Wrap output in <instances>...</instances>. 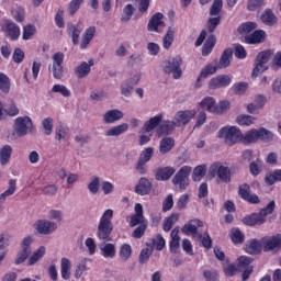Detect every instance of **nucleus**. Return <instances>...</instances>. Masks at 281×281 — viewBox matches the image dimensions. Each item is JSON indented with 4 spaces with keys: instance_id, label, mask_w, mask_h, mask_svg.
<instances>
[{
    "instance_id": "1",
    "label": "nucleus",
    "mask_w": 281,
    "mask_h": 281,
    "mask_svg": "<svg viewBox=\"0 0 281 281\" xmlns=\"http://www.w3.org/2000/svg\"><path fill=\"white\" fill-rule=\"evenodd\" d=\"M113 210L108 209L101 216L97 229V238L103 243H111V234H113Z\"/></svg>"
},
{
    "instance_id": "2",
    "label": "nucleus",
    "mask_w": 281,
    "mask_h": 281,
    "mask_svg": "<svg viewBox=\"0 0 281 281\" xmlns=\"http://www.w3.org/2000/svg\"><path fill=\"white\" fill-rule=\"evenodd\" d=\"M217 136L224 139L226 146H235L238 142H243V132L237 126H224L218 131Z\"/></svg>"
},
{
    "instance_id": "3",
    "label": "nucleus",
    "mask_w": 281,
    "mask_h": 281,
    "mask_svg": "<svg viewBox=\"0 0 281 281\" xmlns=\"http://www.w3.org/2000/svg\"><path fill=\"white\" fill-rule=\"evenodd\" d=\"M258 139L261 142H271V139H273V134L265 127L259 130L252 128L246 132L245 135L243 134L241 142L243 144H255Z\"/></svg>"
},
{
    "instance_id": "4",
    "label": "nucleus",
    "mask_w": 281,
    "mask_h": 281,
    "mask_svg": "<svg viewBox=\"0 0 281 281\" xmlns=\"http://www.w3.org/2000/svg\"><path fill=\"white\" fill-rule=\"evenodd\" d=\"M192 173V167L182 166L173 176L171 183L175 188H179L180 191L188 190L190 186V175Z\"/></svg>"
},
{
    "instance_id": "5",
    "label": "nucleus",
    "mask_w": 281,
    "mask_h": 281,
    "mask_svg": "<svg viewBox=\"0 0 281 281\" xmlns=\"http://www.w3.org/2000/svg\"><path fill=\"white\" fill-rule=\"evenodd\" d=\"M211 177H217L222 183H232V169L224 166L221 161H215L210 166Z\"/></svg>"
},
{
    "instance_id": "6",
    "label": "nucleus",
    "mask_w": 281,
    "mask_h": 281,
    "mask_svg": "<svg viewBox=\"0 0 281 281\" xmlns=\"http://www.w3.org/2000/svg\"><path fill=\"white\" fill-rule=\"evenodd\" d=\"M202 109H206L209 113H216L217 115H222V113H227L229 111V101H221L216 104L214 98L206 97L201 101Z\"/></svg>"
},
{
    "instance_id": "7",
    "label": "nucleus",
    "mask_w": 281,
    "mask_h": 281,
    "mask_svg": "<svg viewBox=\"0 0 281 281\" xmlns=\"http://www.w3.org/2000/svg\"><path fill=\"white\" fill-rule=\"evenodd\" d=\"M182 63L183 59L181 58V56H176L164 61L165 74H172V78L175 80H179V78L183 76V70H181Z\"/></svg>"
},
{
    "instance_id": "8",
    "label": "nucleus",
    "mask_w": 281,
    "mask_h": 281,
    "mask_svg": "<svg viewBox=\"0 0 281 281\" xmlns=\"http://www.w3.org/2000/svg\"><path fill=\"white\" fill-rule=\"evenodd\" d=\"M271 56H273V50L270 49L258 53L256 67L252 70V78H258L260 74H263V71H267V69H269L267 63L271 60Z\"/></svg>"
},
{
    "instance_id": "9",
    "label": "nucleus",
    "mask_w": 281,
    "mask_h": 281,
    "mask_svg": "<svg viewBox=\"0 0 281 281\" xmlns=\"http://www.w3.org/2000/svg\"><path fill=\"white\" fill-rule=\"evenodd\" d=\"M34 124L30 116H19L14 121L13 131L16 137H25L32 131Z\"/></svg>"
},
{
    "instance_id": "10",
    "label": "nucleus",
    "mask_w": 281,
    "mask_h": 281,
    "mask_svg": "<svg viewBox=\"0 0 281 281\" xmlns=\"http://www.w3.org/2000/svg\"><path fill=\"white\" fill-rule=\"evenodd\" d=\"M238 196L250 203V205H258L260 203V198L256 193H251V186L248 183H243L238 187Z\"/></svg>"
},
{
    "instance_id": "11",
    "label": "nucleus",
    "mask_w": 281,
    "mask_h": 281,
    "mask_svg": "<svg viewBox=\"0 0 281 281\" xmlns=\"http://www.w3.org/2000/svg\"><path fill=\"white\" fill-rule=\"evenodd\" d=\"M154 153L155 151L153 147H147L140 153V156L136 164V170L139 175H146V172H148L146 165L148 164V161H150V159H153Z\"/></svg>"
},
{
    "instance_id": "12",
    "label": "nucleus",
    "mask_w": 281,
    "mask_h": 281,
    "mask_svg": "<svg viewBox=\"0 0 281 281\" xmlns=\"http://www.w3.org/2000/svg\"><path fill=\"white\" fill-rule=\"evenodd\" d=\"M263 251H276L281 249V234L261 238Z\"/></svg>"
},
{
    "instance_id": "13",
    "label": "nucleus",
    "mask_w": 281,
    "mask_h": 281,
    "mask_svg": "<svg viewBox=\"0 0 281 281\" xmlns=\"http://www.w3.org/2000/svg\"><path fill=\"white\" fill-rule=\"evenodd\" d=\"M1 30L10 41H16L21 37V27L11 20H5Z\"/></svg>"
},
{
    "instance_id": "14",
    "label": "nucleus",
    "mask_w": 281,
    "mask_h": 281,
    "mask_svg": "<svg viewBox=\"0 0 281 281\" xmlns=\"http://www.w3.org/2000/svg\"><path fill=\"white\" fill-rule=\"evenodd\" d=\"M63 63H65V54L60 52L55 53L53 55V78L56 80H60L63 78V74H65Z\"/></svg>"
},
{
    "instance_id": "15",
    "label": "nucleus",
    "mask_w": 281,
    "mask_h": 281,
    "mask_svg": "<svg viewBox=\"0 0 281 281\" xmlns=\"http://www.w3.org/2000/svg\"><path fill=\"white\" fill-rule=\"evenodd\" d=\"M199 227H203V221L201 220H191L182 227V233L186 236H198V238H203V235L199 233Z\"/></svg>"
},
{
    "instance_id": "16",
    "label": "nucleus",
    "mask_w": 281,
    "mask_h": 281,
    "mask_svg": "<svg viewBox=\"0 0 281 281\" xmlns=\"http://www.w3.org/2000/svg\"><path fill=\"white\" fill-rule=\"evenodd\" d=\"M30 245H32V237L29 236L22 240V251L15 259V265H23V262L27 260V258L32 254V247H30Z\"/></svg>"
},
{
    "instance_id": "17",
    "label": "nucleus",
    "mask_w": 281,
    "mask_h": 281,
    "mask_svg": "<svg viewBox=\"0 0 281 281\" xmlns=\"http://www.w3.org/2000/svg\"><path fill=\"white\" fill-rule=\"evenodd\" d=\"M34 227L38 232V234H44L45 236H47L53 232H56L58 226L54 222L40 220L34 224Z\"/></svg>"
},
{
    "instance_id": "18",
    "label": "nucleus",
    "mask_w": 281,
    "mask_h": 281,
    "mask_svg": "<svg viewBox=\"0 0 281 281\" xmlns=\"http://www.w3.org/2000/svg\"><path fill=\"white\" fill-rule=\"evenodd\" d=\"M232 85V77L228 75H220L209 81V89H222Z\"/></svg>"
},
{
    "instance_id": "19",
    "label": "nucleus",
    "mask_w": 281,
    "mask_h": 281,
    "mask_svg": "<svg viewBox=\"0 0 281 281\" xmlns=\"http://www.w3.org/2000/svg\"><path fill=\"white\" fill-rule=\"evenodd\" d=\"M265 38H267V33L263 30H256L250 35L245 36V43L259 45V43H265Z\"/></svg>"
},
{
    "instance_id": "20",
    "label": "nucleus",
    "mask_w": 281,
    "mask_h": 281,
    "mask_svg": "<svg viewBox=\"0 0 281 281\" xmlns=\"http://www.w3.org/2000/svg\"><path fill=\"white\" fill-rule=\"evenodd\" d=\"M151 191L153 182H150L148 178H140L135 187L136 194H139L140 196H146V194H150Z\"/></svg>"
},
{
    "instance_id": "21",
    "label": "nucleus",
    "mask_w": 281,
    "mask_h": 281,
    "mask_svg": "<svg viewBox=\"0 0 281 281\" xmlns=\"http://www.w3.org/2000/svg\"><path fill=\"white\" fill-rule=\"evenodd\" d=\"M164 13H155L147 24L148 32H159V27H166V23L162 21Z\"/></svg>"
},
{
    "instance_id": "22",
    "label": "nucleus",
    "mask_w": 281,
    "mask_h": 281,
    "mask_svg": "<svg viewBox=\"0 0 281 281\" xmlns=\"http://www.w3.org/2000/svg\"><path fill=\"white\" fill-rule=\"evenodd\" d=\"M175 172H177V169H175V167H159L156 170L155 179L156 181H168L169 179H171Z\"/></svg>"
},
{
    "instance_id": "23",
    "label": "nucleus",
    "mask_w": 281,
    "mask_h": 281,
    "mask_svg": "<svg viewBox=\"0 0 281 281\" xmlns=\"http://www.w3.org/2000/svg\"><path fill=\"white\" fill-rule=\"evenodd\" d=\"M194 115H196L195 110H184V111H179L175 120L177 123L182 124V126H186V124H190V122L193 120Z\"/></svg>"
},
{
    "instance_id": "24",
    "label": "nucleus",
    "mask_w": 281,
    "mask_h": 281,
    "mask_svg": "<svg viewBox=\"0 0 281 281\" xmlns=\"http://www.w3.org/2000/svg\"><path fill=\"white\" fill-rule=\"evenodd\" d=\"M232 56H234V50L232 48L224 49L218 64L213 66L216 68V71L217 69H227V67L232 65Z\"/></svg>"
},
{
    "instance_id": "25",
    "label": "nucleus",
    "mask_w": 281,
    "mask_h": 281,
    "mask_svg": "<svg viewBox=\"0 0 281 281\" xmlns=\"http://www.w3.org/2000/svg\"><path fill=\"white\" fill-rule=\"evenodd\" d=\"M66 32L72 40V45H78V43H80V34H82V29L80 26L74 23H68Z\"/></svg>"
},
{
    "instance_id": "26",
    "label": "nucleus",
    "mask_w": 281,
    "mask_h": 281,
    "mask_svg": "<svg viewBox=\"0 0 281 281\" xmlns=\"http://www.w3.org/2000/svg\"><path fill=\"white\" fill-rule=\"evenodd\" d=\"M241 223L247 227H256V225H265V220L260 216V213H252L241 218Z\"/></svg>"
},
{
    "instance_id": "27",
    "label": "nucleus",
    "mask_w": 281,
    "mask_h": 281,
    "mask_svg": "<svg viewBox=\"0 0 281 281\" xmlns=\"http://www.w3.org/2000/svg\"><path fill=\"white\" fill-rule=\"evenodd\" d=\"M260 19H261V22L265 25H268L269 27H273V25L278 23V16H276V13H273L271 9H266L261 13Z\"/></svg>"
},
{
    "instance_id": "28",
    "label": "nucleus",
    "mask_w": 281,
    "mask_h": 281,
    "mask_svg": "<svg viewBox=\"0 0 281 281\" xmlns=\"http://www.w3.org/2000/svg\"><path fill=\"white\" fill-rule=\"evenodd\" d=\"M139 82V78H130L124 83L121 85V93L122 95H125V98H131V94L133 93V88L135 85Z\"/></svg>"
},
{
    "instance_id": "29",
    "label": "nucleus",
    "mask_w": 281,
    "mask_h": 281,
    "mask_svg": "<svg viewBox=\"0 0 281 281\" xmlns=\"http://www.w3.org/2000/svg\"><path fill=\"white\" fill-rule=\"evenodd\" d=\"M246 254L250 256H258L262 251V239H251L248 245L245 247Z\"/></svg>"
},
{
    "instance_id": "30",
    "label": "nucleus",
    "mask_w": 281,
    "mask_h": 281,
    "mask_svg": "<svg viewBox=\"0 0 281 281\" xmlns=\"http://www.w3.org/2000/svg\"><path fill=\"white\" fill-rule=\"evenodd\" d=\"M170 236L169 250L171 254H179V243L181 240V237H179V228H173Z\"/></svg>"
},
{
    "instance_id": "31",
    "label": "nucleus",
    "mask_w": 281,
    "mask_h": 281,
    "mask_svg": "<svg viewBox=\"0 0 281 281\" xmlns=\"http://www.w3.org/2000/svg\"><path fill=\"white\" fill-rule=\"evenodd\" d=\"M124 117V113L120 110H110L103 115L104 124H113Z\"/></svg>"
},
{
    "instance_id": "32",
    "label": "nucleus",
    "mask_w": 281,
    "mask_h": 281,
    "mask_svg": "<svg viewBox=\"0 0 281 281\" xmlns=\"http://www.w3.org/2000/svg\"><path fill=\"white\" fill-rule=\"evenodd\" d=\"M215 71H216V67H214V65H212V64L206 65L201 70L200 76L198 77V79L195 81V89H201V87H203V83L201 82L202 78H207V76L214 75Z\"/></svg>"
},
{
    "instance_id": "33",
    "label": "nucleus",
    "mask_w": 281,
    "mask_h": 281,
    "mask_svg": "<svg viewBox=\"0 0 281 281\" xmlns=\"http://www.w3.org/2000/svg\"><path fill=\"white\" fill-rule=\"evenodd\" d=\"M162 120H164V114H157L156 116L145 122L144 124L145 133H150L151 131H155V128H157V126L161 124Z\"/></svg>"
},
{
    "instance_id": "34",
    "label": "nucleus",
    "mask_w": 281,
    "mask_h": 281,
    "mask_svg": "<svg viewBox=\"0 0 281 281\" xmlns=\"http://www.w3.org/2000/svg\"><path fill=\"white\" fill-rule=\"evenodd\" d=\"M94 36H95V26H89L82 36L80 49H87L91 41H93Z\"/></svg>"
},
{
    "instance_id": "35",
    "label": "nucleus",
    "mask_w": 281,
    "mask_h": 281,
    "mask_svg": "<svg viewBox=\"0 0 281 281\" xmlns=\"http://www.w3.org/2000/svg\"><path fill=\"white\" fill-rule=\"evenodd\" d=\"M216 46V36L214 34L210 35L202 46V56H210L214 47Z\"/></svg>"
},
{
    "instance_id": "36",
    "label": "nucleus",
    "mask_w": 281,
    "mask_h": 281,
    "mask_svg": "<svg viewBox=\"0 0 281 281\" xmlns=\"http://www.w3.org/2000/svg\"><path fill=\"white\" fill-rule=\"evenodd\" d=\"M60 276L63 280H69V278H71V261H69L68 258H61Z\"/></svg>"
},
{
    "instance_id": "37",
    "label": "nucleus",
    "mask_w": 281,
    "mask_h": 281,
    "mask_svg": "<svg viewBox=\"0 0 281 281\" xmlns=\"http://www.w3.org/2000/svg\"><path fill=\"white\" fill-rule=\"evenodd\" d=\"M11 157H12V146L4 145L0 149V164H1V166H8V164H10Z\"/></svg>"
},
{
    "instance_id": "38",
    "label": "nucleus",
    "mask_w": 281,
    "mask_h": 281,
    "mask_svg": "<svg viewBox=\"0 0 281 281\" xmlns=\"http://www.w3.org/2000/svg\"><path fill=\"white\" fill-rule=\"evenodd\" d=\"M128 131V124L123 123L121 125H116L105 132L106 137H117L120 135H123V133H126Z\"/></svg>"
},
{
    "instance_id": "39",
    "label": "nucleus",
    "mask_w": 281,
    "mask_h": 281,
    "mask_svg": "<svg viewBox=\"0 0 281 281\" xmlns=\"http://www.w3.org/2000/svg\"><path fill=\"white\" fill-rule=\"evenodd\" d=\"M175 148V138L166 137L160 140L159 150L161 155H166Z\"/></svg>"
},
{
    "instance_id": "40",
    "label": "nucleus",
    "mask_w": 281,
    "mask_h": 281,
    "mask_svg": "<svg viewBox=\"0 0 281 281\" xmlns=\"http://www.w3.org/2000/svg\"><path fill=\"white\" fill-rule=\"evenodd\" d=\"M175 126H177V123H175V121H164L159 125L157 133L158 135H169V133H172V131H175Z\"/></svg>"
},
{
    "instance_id": "41",
    "label": "nucleus",
    "mask_w": 281,
    "mask_h": 281,
    "mask_svg": "<svg viewBox=\"0 0 281 281\" xmlns=\"http://www.w3.org/2000/svg\"><path fill=\"white\" fill-rule=\"evenodd\" d=\"M91 74V68H89V64L87 61H82L79 66L75 68V76L77 78L82 79L87 78Z\"/></svg>"
},
{
    "instance_id": "42",
    "label": "nucleus",
    "mask_w": 281,
    "mask_h": 281,
    "mask_svg": "<svg viewBox=\"0 0 281 281\" xmlns=\"http://www.w3.org/2000/svg\"><path fill=\"white\" fill-rule=\"evenodd\" d=\"M175 32L176 29L170 26L162 40V46L164 49H170V47H172V43H175Z\"/></svg>"
},
{
    "instance_id": "43",
    "label": "nucleus",
    "mask_w": 281,
    "mask_h": 281,
    "mask_svg": "<svg viewBox=\"0 0 281 281\" xmlns=\"http://www.w3.org/2000/svg\"><path fill=\"white\" fill-rule=\"evenodd\" d=\"M15 192H16V180L11 179L9 180V189L0 194V205L2 203H5V199H8V196H12V194H14Z\"/></svg>"
},
{
    "instance_id": "44",
    "label": "nucleus",
    "mask_w": 281,
    "mask_h": 281,
    "mask_svg": "<svg viewBox=\"0 0 281 281\" xmlns=\"http://www.w3.org/2000/svg\"><path fill=\"white\" fill-rule=\"evenodd\" d=\"M229 236L234 245H243L245 243V234H243L240 228H232Z\"/></svg>"
},
{
    "instance_id": "45",
    "label": "nucleus",
    "mask_w": 281,
    "mask_h": 281,
    "mask_svg": "<svg viewBox=\"0 0 281 281\" xmlns=\"http://www.w3.org/2000/svg\"><path fill=\"white\" fill-rule=\"evenodd\" d=\"M256 102L257 104L250 103L247 105V111L251 114L259 111V109H262L265 106V103L267 102V99L265 98V95H258L256 98Z\"/></svg>"
},
{
    "instance_id": "46",
    "label": "nucleus",
    "mask_w": 281,
    "mask_h": 281,
    "mask_svg": "<svg viewBox=\"0 0 281 281\" xmlns=\"http://www.w3.org/2000/svg\"><path fill=\"white\" fill-rule=\"evenodd\" d=\"M179 221V215L177 213H172L170 216L166 217L162 223L164 232H170L172 227H175V223Z\"/></svg>"
},
{
    "instance_id": "47",
    "label": "nucleus",
    "mask_w": 281,
    "mask_h": 281,
    "mask_svg": "<svg viewBox=\"0 0 281 281\" xmlns=\"http://www.w3.org/2000/svg\"><path fill=\"white\" fill-rule=\"evenodd\" d=\"M207 173V166L205 165H199L193 169V175H192V179L193 181H201V179H203V177H205V175Z\"/></svg>"
},
{
    "instance_id": "48",
    "label": "nucleus",
    "mask_w": 281,
    "mask_h": 281,
    "mask_svg": "<svg viewBox=\"0 0 281 281\" xmlns=\"http://www.w3.org/2000/svg\"><path fill=\"white\" fill-rule=\"evenodd\" d=\"M236 123L239 126H251L252 124H256V117L247 114H241L236 117Z\"/></svg>"
},
{
    "instance_id": "49",
    "label": "nucleus",
    "mask_w": 281,
    "mask_h": 281,
    "mask_svg": "<svg viewBox=\"0 0 281 281\" xmlns=\"http://www.w3.org/2000/svg\"><path fill=\"white\" fill-rule=\"evenodd\" d=\"M272 212H276V201H270L266 207L259 211V215L263 218V223H267V216H269Z\"/></svg>"
},
{
    "instance_id": "50",
    "label": "nucleus",
    "mask_w": 281,
    "mask_h": 281,
    "mask_svg": "<svg viewBox=\"0 0 281 281\" xmlns=\"http://www.w3.org/2000/svg\"><path fill=\"white\" fill-rule=\"evenodd\" d=\"M11 14L16 23H23L25 21V9L23 7H14L11 10Z\"/></svg>"
},
{
    "instance_id": "51",
    "label": "nucleus",
    "mask_w": 281,
    "mask_h": 281,
    "mask_svg": "<svg viewBox=\"0 0 281 281\" xmlns=\"http://www.w3.org/2000/svg\"><path fill=\"white\" fill-rule=\"evenodd\" d=\"M131 256H133V248L131 247V245L130 244L121 245V248H120L121 260L126 262V260H128L131 258Z\"/></svg>"
},
{
    "instance_id": "52",
    "label": "nucleus",
    "mask_w": 281,
    "mask_h": 281,
    "mask_svg": "<svg viewBox=\"0 0 281 281\" xmlns=\"http://www.w3.org/2000/svg\"><path fill=\"white\" fill-rule=\"evenodd\" d=\"M133 14H135V7H133V4H126L123 8V14H122L121 21L123 23H128V21L133 19Z\"/></svg>"
},
{
    "instance_id": "53",
    "label": "nucleus",
    "mask_w": 281,
    "mask_h": 281,
    "mask_svg": "<svg viewBox=\"0 0 281 281\" xmlns=\"http://www.w3.org/2000/svg\"><path fill=\"white\" fill-rule=\"evenodd\" d=\"M265 181L267 186H273L276 182L281 181V169H277L272 173L266 175Z\"/></svg>"
},
{
    "instance_id": "54",
    "label": "nucleus",
    "mask_w": 281,
    "mask_h": 281,
    "mask_svg": "<svg viewBox=\"0 0 281 281\" xmlns=\"http://www.w3.org/2000/svg\"><path fill=\"white\" fill-rule=\"evenodd\" d=\"M10 77L3 72H0V91H2V93H10Z\"/></svg>"
},
{
    "instance_id": "55",
    "label": "nucleus",
    "mask_w": 281,
    "mask_h": 281,
    "mask_svg": "<svg viewBox=\"0 0 281 281\" xmlns=\"http://www.w3.org/2000/svg\"><path fill=\"white\" fill-rule=\"evenodd\" d=\"M258 27V24L256 22H245L243 23L238 29L237 32L239 34H250V32H254Z\"/></svg>"
},
{
    "instance_id": "56",
    "label": "nucleus",
    "mask_w": 281,
    "mask_h": 281,
    "mask_svg": "<svg viewBox=\"0 0 281 281\" xmlns=\"http://www.w3.org/2000/svg\"><path fill=\"white\" fill-rule=\"evenodd\" d=\"M34 34H36V26L34 24H27L23 26V41H30L34 36Z\"/></svg>"
},
{
    "instance_id": "57",
    "label": "nucleus",
    "mask_w": 281,
    "mask_h": 281,
    "mask_svg": "<svg viewBox=\"0 0 281 281\" xmlns=\"http://www.w3.org/2000/svg\"><path fill=\"white\" fill-rule=\"evenodd\" d=\"M223 10V0H214L210 8V16H220Z\"/></svg>"
},
{
    "instance_id": "58",
    "label": "nucleus",
    "mask_w": 281,
    "mask_h": 281,
    "mask_svg": "<svg viewBox=\"0 0 281 281\" xmlns=\"http://www.w3.org/2000/svg\"><path fill=\"white\" fill-rule=\"evenodd\" d=\"M218 25H221V15H213V18H210L207 20V30L210 34H214Z\"/></svg>"
},
{
    "instance_id": "59",
    "label": "nucleus",
    "mask_w": 281,
    "mask_h": 281,
    "mask_svg": "<svg viewBox=\"0 0 281 281\" xmlns=\"http://www.w3.org/2000/svg\"><path fill=\"white\" fill-rule=\"evenodd\" d=\"M101 251L103 258H115V245L113 244H105Z\"/></svg>"
},
{
    "instance_id": "60",
    "label": "nucleus",
    "mask_w": 281,
    "mask_h": 281,
    "mask_svg": "<svg viewBox=\"0 0 281 281\" xmlns=\"http://www.w3.org/2000/svg\"><path fill=\"white\" fill-rule=\"evenodd\" d=\"M45 256V246L40 247L29 259V265H36Z\"/></svg>"
},
{
    "instance_id": "61",
    "label": "nucleus",
    "mask_w": 281,
    "mask_h": 281,
    "mask_svg": "<svg viewBox=\"0 0 281 281\" xmlns=\"http://www.w3.org/2000/svg\"><path fill=\"white\" fill-rule=\"evenodd\" d=\"M148 224V221L144 215H132L130 220V227H137V225Z\"/></svg>"
},
{
    "instance_id": "62",
    "label": "nucleus",
    "mask_w": 281,
    "mask_h": 281,
    "mask_svg": "<svg viewBox=\"0 0 281 281\" xmlns=\"http://www.w3.org/2000/svg\"><path fill=\"white\" fill-rule=\"evenodd\" d=\"M42 126L44 128L45 135H52L54 131V119L46 117L42 121Z\"/></svg>"
},
{
    "instance_id": "63",
    "label": "nucleus",
    "mask_w": 281,
    "mask_h": 281,
    "mask_svg": "<svg viewBox=\"0 0 281 281\" xmlns=\"http://www.w3.org/2000/svg\"><path fill=\"white\" fill-rule=\"evenodd\" d=\"M88 190L91 194H98V192H100V177H94L88 183Z\"/></svg>"
},
{
    "instance_id": "64",
    "label": "nucleus",
    "mask_w": 281,
    "mask_h": 281,
    "mask_svg": "<svg viewBox=\"0 0 281 281\" xmlns=\"http://www.w3.org/2000/svg\"><path fill=\"white\" fill-rule=\"evenodd\" d=\"M153 245L156 249V251H162V249L166 247V239L161 234H158L156 238L153 239Z\"/></svg>"
}]
</instances>
